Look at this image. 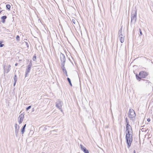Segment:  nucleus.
<instances>
[{
    "label": "nucleus",
    "mask_w": 153,
    "mask_h": 153,
    "mask_svg": "<svg viewBox=\"0 0 153 153\" xmlns=\"http://www.w3.org/2000/svg\"><path fill=\"white\" fill-rule=\"evenodd\" d=\"M126 123H129V122H128V119L127 118V117L126 118Z\"/></svg>",
    "instance_id": "obj_29"
},
{
    "label": "nucleus",
    "mask_w": 153,
    "mask_h": 153,
    "mask_svg": "<svg viewBox=\"0 0 153 153\" xmlns=\"http://www.w3.org/2000/svg\"><path fill=\"white\" fill-rule=\"evenodd\" d=\"M18 63H16V64H15V65L16 66H17V65H18Z\"/></svg>",
    "instance_id": "obj_38"
},
{
    "label": "nucleus",
    "mask_w": 153,
    "mask_h": 153,
    "mask_svg": "<svg viewBox=\"0 0 153 153\" xmlns=\"http://www.w3.org/2000/svg\"><path fill=\"white\" fill-rule=\"evenodd\" d=\"M65 73V74L66 76H68V75L67 74V72H66V73Z\"/></svg>",
    "instance_id": "obj_36"
},
{
    "label": "nucleus",
    "mask_w": 153,
    "mask_h": 153,
    "mask_svg": "<svg viewBox=\"0 0 153 153\" xmlns=\"http://www.w3.org/2000/svg\"><path fill=\"white\" fill-rule=\"evenodd\" d=\"M80 146L82 150L85 153H89L88 151L82 144H80Z\"/></svg>",
    "instance_id": "obj_9"
},
{
    "label": "nucleus",
    "mask_w": 153,
    "mask_h": 153,
    "mask_svg": "<svg viewBox=\"0 0 153 153\" xmlns=\"http://www.w3.org/2000/svg\"><path fill=\"white\" fill-rule=\"evenodd\" d=\"M16 82L14 81V84H13L14 86L16 84Z\"/></svg>",
    "instance_id": "obj_35"
},
{
    "label": "nucleus",
    "mask_w": 153,
    "mask_h": 153,
    "mask_svg": "<svg viewBox=\"0 0 153 153\" xmlns=\"http://www.w3.org/2000/svg\"><path fill=\"white\" fill-rule=\"evenodd\" d=\"M136 16V11L132 12L131 14V22H134V23H135L136 22L137 19Z\"/></svg>",
    "instance_id": "obj_5"
},
{
    "label": "nucleus",
    "mask_w": 153,
    "mask_h": 153,
    "mask_svg": "<svg viewBox=\"0 0 153 153\" xmlns=\"http://www.w3.org/2000/svg\"><path fill=\"white\" fill-rule=\"evenodd\" d=\"M24 114L23 113L21 114L20 115L19 117V120H18V122L19 124H21L23 121L24 118Z\"/></svg>",
    "instance_id": "obj_8"
},
{
    "label": "nucleus",
    "mask_w": 153,
    "mask_h": 153,
    "mask_svg": "<svg viewBox=\"0 0 153 153\" xmlns=\"http://www.w3.org/2000/svg\"><path fill=\"white\" fill-rule=\"evenodd\" d=\"M60 111H61V112H63V111H62V108L61 109H60Z\"/></svg>",
    "instance_id": "obj_39"
},
{
    "label": "nucleus",
    "mask_w": 153,
    "mask_h": 153,
    "mask_svg": "<svg viewBox=\"0 0 153 153\" xmlns=\"http://www.w3.org/2000/svg\"><path fill=\"white\" fill-rule=\"evenodd\" d=\"M139 30H140V34L141 35H142V31H141V29H139Z\"/></svg>",
    "instance_id": "obj_31"
},
{
    "label": "nucleus",
    "mask_w": 153,
    "mask_h": 153,
    "mask_svg": "<svg viewBox=\"0 0 153 153\" xmlns=\"http://www.w3.org/2000/svg\"><path fill=\"white\" fill-rule=\"evenodd\" d=\"M144 129H143V128H142V129H141V131H144Z\"/></svg>",
    "instance_id": "obj_37"
},
{
    "label": "nucleus",
    "mask_w": 153,
    "mask_h": 153,
    "mask_svg": "<svg viewBox=\"0 0 153 153\" xmlns=\"http://www.w3.org/2000/svg\"><path fill=\"white\" fill-rule=\"evenodd\" d=\"M16 39L17 41H19L20 40V37L19 35L16 36Z\"/></svg>",
    "instance_id": "obj_22"
},
{
    "label": "nucleus",
    "mask_w": 153,
    "mask_h": 153,
    "mask_svg": "<svg viewBox=\"0 0 153 153\" xmlns=\"http://www.w3.org/2000/svg\"><path fill=\"white\" fill-rule=\"evenodd\" d=\"M124 37H119L120 39V41L121 43H123L124 40Z\"/></svg>",
    "instance_id": "obj_15"
},
{
    "label": "nucleus",
    "mask_w": 153,
    "mask_h": 153,
    "mask_svg": "<svg viewBox=\"0 0 153 153\" xmlns=\"http://www.w3.org/2000/svg\"><path fill=\"white\" fill-rule=\"evenodd\" d=\"M30 68L27 67L25 71V77H27L28 76V74L30 72Z\"/></svg>",
    "instance_id": "obj_11"
},
{
    "label": "nucleus",
    "mask_w": 153,
    "mask_h": 153,
    "mask_svg": "<svg viewBox=\"0 0 153 153\" xmlns=\"http://www.w3.org/2000/svg\"><path fill=\"white\" fill-rule=\"evenodd\" d=\"M10 67L11 66L10 65H9L7 66H6L5 68L4 66V72L5 73H7L10 70Z\"/></svg>",
    "instance_id": "obj_10"
},
{
    "label": "nucleus",
    "mask_w": 153,
    "mask_h": 153,
    "mask_svg": "<svg viewBox=\"0 0 153 153\" xmlns=\"http://www.w3.org/2000/svg\"><path fill=\"white\" fill-rule=\"evenodd\" d=\"M7 18V17L6 16H4L1 17V19L2 20V23H4L5 22V19Z\"/></svg>",
    "instance_id": "obj_14"
},
{
    "label": "nucleus",
    "mask_w": 153,
    "mask_h": 153,
    "mask_svg": "<svg viewBox=\"0 0 153 153\" xmlns=\"http://www.w3.org/2000/svg\"><path fill=\"white\" fill-rule=\"evenodd\" d=\"M128 127L130 128L131 130H132L131 128V126H130V125L129 124V123H126V128H128Z\"/></svg>",
    "instance_id": "obj_19"
},
{
    "label": "nucleus",
    "mask_w": 153,
    "mask_h": 153,
    "mask_svg": "<svg viewBox=\"0 0 153 153\" xmlns=\"http://www.w3.org/2000/svg\"><path fill=\"white\" fill-rule=\"evenodd\" d=\"M122 34V28H121L119 30L118 32V34L119 35H121Z\"/></svg>",
    "instance_id": "obj_20"
},
{
    "label": "nucleus",
    "mask_w": 153,
    "mask_h": 153,
    "mask_svg": "<svg viewBox=\"0 0 153 153\" xmlns=\"http://www.w3.org/2000/svg\"><path fill=\"white\" fill-rule=\"evenodd\" d=\"M126 132V142L127 144L128 148H129L131 146L132 141V134L130 133V131ZM131 133H132V132H131Z\"/></svg>",
    "instance_id": "obj_1"
},
{
    "label": "nucleus",
    "mask_w": 153,
    "mask_h": 153,
    "mask_svg": "<svg viewBox=\"0 0 153 153\" xmlns=\"http://www.w3.org/2000/svg\"><path fill=\"white\" fill-rule=\"evenodd\" d=\"M2 11H0V14L1 13Z\"/></svg>",
    "instance_id": "obj_41"
},
{
    "label": "nucleus",
    "mask_w": 153,
    "mask_h": 153,
    "mask_svg": "<svg viewBox=\"0 0 153 153\" xmlns=\"http://www.w3.org/2000/svg\"><path fill=\"white\" fill-rule=\"evenodd\" d=\"M19 127H18V128L15 129V133L16 136V137H17L19 135Z\"/></svg>",
    "instance_id": "obj_13"
},
{
    "label": "nucleus",
    "mask_w": 153,
    "mask_h": 153,
    "mask_svg": "<svg viewBox=\"0 0 153 153\" xmlns=\"http://www.w3.org/2000/svg\"><path fill=\"white\" fill-rule=\"evenodd\" d=\"M134 153H135V150L134 151Z\"/></svg>",
    "instance_id": "obj_40"
},
{
    "label": "nucleus",
    "mask_w": 153,
    "mask_h": 153,
    "mask_svg": "<svg viewBox=\"0 0 153 153\" xmlns=\"http://www.w3.org/2000/svg\"><path fill=\"white\" fill-rule=\"evenodd\" d=\"M32 66V64L31 62H30L29 65H28L27 67L31 68Z\"/></svg>",
    "instance_id": "obj_24"
},
{
    "label": "nucleus",
    "mask_w": 153,
    "mask_h": 153,
    "mask_svg": "<svg viewBox=\"0 0 153 153\" xmlns=\"http://www.w3.org/2000/svg\"><path fill=\"white\" fill-rule=\"evenodd\" d=\"M60 57L61 61L62 62L61 65H65L66 59L65 55L61 53Z\"/></svg>",
    "instance_id": "obj_6"
},
{
    "label": "nucleus",
    "mask_w": 153,
    "mask_h": 153,
    "mask_svg": "<svg viewBox=\"0 0 153 153\" xmlns=\"http://www.w3.org/2000/svg\"><path fill=\"white\" fill-rule=\"evenodd\" d=\"M2 42L1 41H0V47H2L4 46V44H2Z\"/></svg>",
    "instance_id": "obj_23"
},
{
    "label": "nucleus",
    "mask_w": 153,
    "mask_h": 153,
    "mask_svg": "<svg viewBox=\"0 0 153 153\" xmlns=\"http://www.w3.org/2000/svg\"><path fill=\"white\" fill-rule=\"evenodd\" d=\"M126 131H129L130 129H131L130 128H129V127L126 128Z\"/></svg>",
    "instance_id": "obj_27"
},
{
    "label": "nucleus",
    "mask_w": 153,
    "mask_h": 153,
    "mask_svg": "<svg viewBox=\"0 0 153 153\" xmlns=\"http://www.w3.org/2000/svg\"><path fill=\"white\" fill-rule=\"evenodd\" d=\"M147 121L148 122H149L150 121V119L149 118L147 119Z\"/></svg>",
    "instance_id": "obj_33"
},
{
    "label": "nucleus",
    "mask_w": 153,
    "mask_h": 153,
    "mask_svg": "<svg viewBox=\"0 0 153 153\" xmlns=\"http://www.w3.org/2000/svg\"><path fill=\"white\" fill-rule=\"evenodd\" d=\"M128 117L131 119L135 117L136 114L134 111L132 109H130L129 110V112L128 113Z\"/></svg>",
    "instance_id": "obj_3"
},
{
    "label": "nucleus",
    "mask_w": 153,
    "mask_h": 153,
    "mask_svg": "<svg viewBox=\"0 0 153 153\" xmlns=\"http://www.w3.org/2000/svg\"><path fill=\"white\" fill-rule=\"evenodd\" d=\"M119 37H124V36L123 35H122V34L121 35H119Z\"/></svg>",
    "instance_id": "obj_30"
},
{
    "label": "nucleus",
    "mask_w": 153,
    "mask_h": 153,
    "mask_svg": "<svg viewBox=\"0 0 153 153\" xmlns=\"http://www.w3.org/2000/svg\"><path fill=\"white\" fill-rule=\"evenodd\" d=\"M70 85L71 86H72V83H71V79H70L68 78V77L67 78V79Z\"/></svg>",
    "instance_id": "obj_17"
},
{
    "label": "nucleus",
    "mask_w": 153,
    "mask_h": 153,
    "mask_svg": "<svg viewBox=\"0 0 153 153\" xmlns=\"http://www.w3.org/2000/svg\"><path fill=\"white\" fill-rule=\"evenodd\" d=\"M25 128H22L21 129V133L22 134H23L25 131Z\"/></svg>",
    "instance_id": "obj_21"
},
{
    "label": "nucleus",
    "mask_w": 153,
    "mask_h": 153,
    "mask_svg": "<svg viewBox=\"0 0 153 153\" xmlns=\"http://www.w3.org/2000/svg\"><path fill=\"white\" fill-rule=\"evenodd\" d=\"M71 22L75 24L78 22V21L75 19H72Z\"/></svg>",
    "instance_id": "obj_16"
},
{
    "label": "nucleus",
    "mask_w": 153,
    "mask_h": 153,
    "mask_svg": "<svg viewBox=\"0 0 153 153\" xmlns=\"http://www.w3.org/2000/svg\"><path fill=\"white\" fill-rule=\"evenodd\" d=\"M62 65L61 68H62V70L63 72L64 73H66V72H67V71L65 69V65Z\"/></svg>",
    "instance_id": "obj_12"
},
{
    "label": "nucleus",
    "mask_w": 153,
    "mask_h": 153,
    "mask_svg": "<svg viewBox=\"0 0 153 153\" xmlns=\"http://www.w3.org/2000/svg\"><path fill=\"white\" fill-rule=\"evenodd\" d=\"M26 124H25L24 126H23L22 127L23 128H25V127L26 126Z\"/></svg>",
    "instance_id": "obj_34"
},
{
    "label": "nucleus",
    "mask_w": 153,
    "mask_h": 153,
    "mask_svg": "<svg viewBox=\"0 0 153 153\" xmlns=\"http://www.w3.org/2000/svg\"><path fill=\"white\" fill-rule=\"evenodd\" d=\"M6 7L9 10H10V4H7L6 5Z\"/></svg>",
    "instance_id": "obj_18"
},
{
    "label": "nucleus",
    "mask_w": 153,
    "mask_h": 153,
    "mask_svg": "<svg viewBox=\"0 0 153 153\" xmlns=\"http://www.w3.org/2000/svg\"><path fill=\"white\" fill-rule=\"evenodd\" d=\"M36 56H35V55L34 56H33V60L34 61H36Z\"/></svg>",
    "instance_id": "obj_25"
},
{
    "label": "nucleus",
    "mask_w": 153,
    "mask_h": 153,
    "mask_svg": "<svg viewBox=\"0 0 153 153\" xmlns=\"http://www.w3.org/2000/svg\"><path fill=\"white\" fill-rule=\"evenodd\" d=\"M63 105V102L62 101L59 99L57 100L56 102V107L59 109H61L62 108V106Z\"/></svg>",
    "instance_id": "obj_4"
},
{
    "label": "nucleus",
    "mask_w": 153,
    "mask_h": 153,
    "mask_svg": "<svg viewBox=\"0 0 153 153\" xmlns=\"http://www.w3.org/2000/svg\"><path fill=\"white\" fill-rule=\"evenodd\" d=\"M17 124H16V123L15 124V129L17 128Z\"/></svg>",
    "instance_id": "obj_32"
},
{
    "label": "nucleus",
    "mask_w": 153,
    "mask_h": 153,
    "mask_svg": "<svg viewBox=\"0 0 153 153\" xmlns=\"http://www.w3.org/2000/svg\"><path fill=\"white\" fill-rule=\"evenodd\" d=\"M31 108V106H30V105L29 106L26 108V110L27 111L28 110H29V109H30Z\"/></svg>",
    "instance_id": "obj_28"
},
{
    "label": "nucleus",
    "mask_w": 153,
    "mask_h": 153,
    "mask_svg": "<svg viewBox=\"0 0 153 153\" xmlns=\"http://www.w3.org/2000/svg\"><path fill=\"white\" fill-rule=\"evenodd\" d=\"M143 81V83L145 84L146 86L149 87H152L151 82L149 80L147 79H142Z\"/></svg>",
    "instance_id": "obj_7"
},
{
    "label": "nucleus",
    "mask_w": 153,
    "mask_h": 153,
    "mask_svg": "<svg viewBox=\"0 0 153 153\" xmlns=\"http://www.w3.org/2000/svg\"><path fill=\"white\" fill-rule=\"evenodd\" d=\"M148 75V73L144 71H140L139 75L136 74V76L137 79L139 81H140L142 78H145Z\"/></svg>",
    "instance_id": "obj_2"
},
{
    "label": "nucleus",
    "mask_w": 153,
    "mask_h": 153,
    "mask_svg": "<svg viewBox=\"0 0 153 153\" xmlns=\"http://www.w3.org/2000/svg\"><path fill=\"white\" fill-rule=\"evenodd\" d=\"M17 80V76L15 74V77L14 78V81L16 82Z\"/></svg>",
    "instance_id": "obj_26"
}]
</instances>
